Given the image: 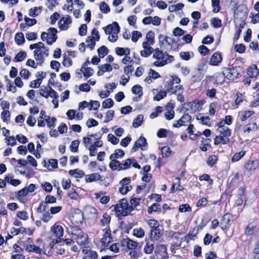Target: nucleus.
Instances as JSON below:
<instances>
[{
    "label": "nucleus",
    "mask_w": 259,
    "mask_h": 259,
    "mask_svg": "<svg viewBox=\"0 0 259 259\" xmlns=\"http://www.w3.org/2000/svg\"><path fill=\"white\" fill-rule=\"evenodd\" d=\"M29 49L31 50L34 49L33 52L34 58L37 62V64H39V65H41L44 62L45 58L49 55V48L45 47L42 42H38L30 45Z\"/></svg>",
    "instance_id": "f257e3e1"
},
{
    "label": "nucleus",
    "mask_w": 259,
    "mask_h": 259,
    "mask_svg": "<svg viewBox=\"0 0 259 259\" xmlns=\"http://www.w3.org/2000/svg\"><path fill=\"white\" fill-rule=\"evenodd\" d=\"M153 58L156 60L153 62V65L157 67H162L167 63L174 61V58L172 56L167 54H164L158 48L155 49L153 53Z\"/></svg>",
    "instance_id": "f03ea898"
},
{
    "label": "nucleus",
    "mask_w": 259,
    "mask_h": 259,
    "mask_svg": "<svg viewBox=\"0 0 259 259\" xmlns=\"http://www.w3.org/2000/svg\"><path fill=\"white\" fill-rule=\"evenodd\" d=\"M111 208L115 211L117 215L122 216L127 215L133 209V206L129 205L124 199H121L116 205L111 206Z\"/></svg>",
    "instance_id": "7ed1b4c3"
},
{
    "label": "nucleus",
    "mask_w": 259,
    "mask_h": 259,
    "mask_svg": "<svg viewBox=\"0 0 259 259\" xmlns=\"http://www.w3.org/2000/svg\"><path fill=\"white\" fill-rule=\"evenodd\" d=\"M207 70V65L206 61H201L198 63L196 68L192 72V79L193 82H199L204 77Z\"/></svg>",
    "instance_id": "20e7f679"
},
{
    "label": "nucleus",
    "mask_w": 259,
    "mask_h": 259,
    "mask_svg": "<svg viewBox=\"0 0 259 259\" xmlns=\"http://www.w3.org/2000/svg\"><path fill=\"white\" fill-rule=\"evenodd\" d=\"M219 135L217 136L214 139V144L218 145L220 144L223 145L230 143L229 137L231 135V131L228 127H224L223 128H217Z\"/></svg>",
    "instance_id": "39448f33"
},
{
    "label": "nucleus",
    "mask_w": 259,
    "mask_h": 259,
    "mask_svg": "<svg viewBox=\"0 0 259 259\" xmlns=\"http://www.w3.org/2000/svg\"><path fill=\"white\" fill-rule=\"evenodd\" d=\"M71 238L79 245H84L88 243V235L80 229L73 228L71 231Z\"/></svg>",
    "instance_id": "423d86ee"
},
{
    "label": "nucleus",
    "mask_w": 259,
    "mask_h": 259,
    "mask_svg": "<svg viewBox=\"0 0 259 259\" xmlns=\"http://www.w3.org/2000/svg\"><path fill=\"white\" fill-rule=\"evenodd\" d=\"M159 39L160 45L165 47V49L167 50H171L174 47V44L176 46L175 39L171 37L160 34L159 35Z\"/></svg>",
    "instance_id": "0eeeda50"
},
{
    "label": "nucleus",
    "mask_w": 259,
    "mask_h": 259,
    "mask_svg": "<svg viewBox=\"0 0 259 259\" xmlns=\"http://www.w3.org/2000/svg\"><path fill=\"white\" fill-rule=\"evenodd\" d=\"M242 72V68L237 66L232 68H225V73L227 74V78L229 79H234L241 75V72Z\"/></svg>",
    "instance_id": "6e6552de"
},
{
    "label": "nucleus",
    "mask_w": 259,
    "mask_h": 259,
    "mask_svg": "<svg viewBox=\"0 0 259 259\" xmlns=\"http://www.w3.org/2000/svg\"><path fill=\"white\" fill-rule=\"evenodd\" d=\"M131 182V179L129 177H126L122 179L119 182L120 187L119 188V192L123 195L127 194L128 192L130 191L132 189V187L130 185Z\"/></svg>",
    "instance_id": "1a4fd4ad"
},
{
    "label": "nucleus",
    "mask_w": 259,
    "mask_h": 259,
    "mask_svg": "<svg viewBox=\"0 0 259 259\" xmlns=\"http://www.w3.org/2000/svg\"><path fill=\"white\" fill-rule=\"evenodd\" d=\"M100 233L102 234L101 238V243L104 248L107 247L109 243L112 241L111 234V230L108 228L106 230H101Z\"/></svg>",
    "instance_id": "9d476101"
},
{
    "label": "nucleus",
    "mask_w": 259,
    "mask_h": 259,
    "mask_svg": "<svg viewBox=\"0 0 259 259\" xmlns=\"http://www.w3.org/2000/svg\"><path fill=\"white\" fill-rule=\"evenodd\" d=\"M232 219V215L229 213H227L223 216L221 220L220 225L222 230L227 232L229 230L231 224Z\"/></svg>",
    "instance_id": "9b49d317"
},
{
    "label": "nucleus",
    "mask_w": 259,
    "mask_h": 259,
    "mask_svg": "<svg viewBox=\"0 0 259 259\" xmlns=\"http://www.w3.org/2000/svg\"><path fill=\"white\" fill-rule=\"evenodd\" d=\"M154 253L160 259H167L168 254L166 246L162 244H158L155 246Z\"/></svg>",
    "instance_id": "f8f14e48"
},
{
    "label": "nucleus",
    "mask_w": 259,
    "mask_h": 259,
    "mask_svg": "<svg viewBox=\"0 0 259 259\" xmlns=\"http://www.w3.org/2000/svg\"><path fill=\"white\" fill-rule=\"evenodd\" d=\"M72 23L71 17L68 15L64 16L58 22L59 28L62 30H67Z\"/></svg>",
    "instance_id": "ddd939ff"
},
{
    "label": "nucleus",
    "mask_w": 259,
    "mask_h": 259,
    "mask_svg": "<svg viewBox=\"0 0 259 259\" xmlns=\"http://www.w3.org/2000/svg\"><path fill=\"white\" fill-rule=\"evenodd\" d=\"M51 231L52 232L54 236H55L58 240L61 239V237L63 236L64 233V230L63 227L58 225L55 224L51 228Z\"/></svg>",
    "instance_id": "4468645a"
},
{
    "label": "nucleus",
    "mask_w": 259,
    "mask_h": 259,
    "mask_svg": "<svg viewBox=\"0 0 259 259\" xmlns=\"http://www.w3.org/2000/svg\"><path fill=\"white\" fill-rule=\"evenodd\" d=\"M104 29L106 34H111V33H118L120 27L118 23L115 22L105 27Z\"/></svg>",
    "instance_id": "2eb2a0df"
},
{
    "label": "nucleus",
    "mask_w": 259,
    "mask_h": 259,
    "mask_svg": "<svg viewBox=\"0 0 259 259\" xmlns=\"http://www.w3.org/2000/svg\"><path fill=\"white\" fill-rule=\"evenodd\" d=\"M150 45H152V44L144 42L142 43L143 50L140 51V54L142 57H148L154 52V50L150 47Z\"/></svg>",
    "instance_id": "dca6fc26"
},
{
    "label": "nucleus",
    "mask_w": 259,
    "mask_h": 259,
    "mask_svg": "<svg viewBox=\"0 0 259 259\" xmlns=\"http://www.w3.org/2000/svg\"><path fill=\"white\" fill-rule=\"evenodd\" d=\"M111 222V217L107 213H104L100 220L101 226L103 227L101 230H106L107 228L110 229L109 224Z\"/></svg>",
    "instance_id": "f3484780"
},
{
    "label": "nucleus",
    "mask_w": 259,
    "mask_h": 259,
    "mask_svg": "<svg viewBox=\"0 0 259 259\" xmlns=\"http://www.w3.org/2000/svg\"><path fill=\"white\" fill-rule=\"evenodd\" d=\"M82 252L84 253L82 259H99L97 252L94 250L83 248Z\"/></svg>",
    "instance_id": "a211bd4d"
},
{
    "label": "nucleus",
    "mask_w": 259,
    "mask_h": 259,
    "mask_svg": "<svg viewBox=\"0 0 259 259\" xmlns=\"http://www.w3.org/2000/svg\"><path fill=\"white\" fill-rule=\"evenodd\" d=\"M161 236L162 234L159 228L151 229L149 238L152 241H158Z\"/></svg>",
    "instance_id": "6ab92c4d"
},
{
    "label": "nucleus",
    "mask_w": 259,
    "mask_h": 259,
    "mask_svg": "<svg viewBox=\"0 0 259 259\" xmlns=\"http://www.w3.org/2000/svg\"><path fill=\"white\" fill-rule=\"evenodd\" d=\"M147 142L146 138L141 136L135 143L134 146L132 148L131 151L132 152H136L139 148L143 149L142 147L145 146Z\"/></svg>",
    "instance_id": "aec40b11"
},
{
    "label": "nucleus",
    "mask_w": 259,
    "mask_h": 259,
    "mask_svg": "<svg viewBox=\"0 0 259 259\" xmlns=\"http://www.w3.org/2000/svg\"><path fill=\"white\" fill-rule=\"evenodd\" d=\"M48 33H49V39L48 40V45H51L54 43L57 39V30L55 28H50L48 29Z\"/></svg>",
    "instance_id": "412c9836"
},
{
    "label": "nucleus",
    "mask_w": 259,
    "mask_h": 259,
    "mask_svg": "<svg viewBox=\"0 0 259 259\" xmlns=\"http://www.w3.org/2000/svg\"><path fill=\"white\" fill-rule=\"evenodd\" d=\"M191 117L188 114H185L181 118L177 121V122L173 124L175 127H180L181 126L185 125V123L191 120Z\"/></svg>",
    "instance_id": "4be33fe9"
},
{
    "label": "nucleus",
    "mask_w": 259,
    "mask_h": 259,
    "mask_svg": "<svg viewBox=\"0 0 259 259\" xmlns=\"http://www.w3.org/2000/svg\"><path fill=\"white\" fill-rule=\"evenodd\" d=\"M222 58L220 54L214 53L210 57L209 64L212 66H218L222 61Z\"/></svg>",
    "instance_id": "5701e85b"
},
{
    "label": "nucleus",
    "mask_w": 259,
    "mask_h": 259,
    "mask_svg": "<svg viewBox=\"0 0 259 259\" xmlns=\"http://www.w3.org/2000/svg\"><path fill=\"white\" fill-rule=\"evenodd\" d=\"M112 70V66L109 64H105L99 66V71L97 72L98 76H102L105 72H110Z\"/></svg>",
    "instance_id": "b1692460"
},
{
    "label": "nucleus",
    "mask_w": 259,
    "mask_h": 259,
    "mask_svg": "<svg viewBox=\"0 0 259 259\" xmlns=\"http://www.w3.org/2000/svg\"><path fill=\"white\" fill-rule=\"evenodd\" d=\"M101 179V177L98 173H93L85 176V180L87 183L96 182Z\"/></svg>",
    "instance_id": "393cba45"
},
{
    "label": "nucleus",
    "mask_w": 259,
    "mask_h": 259,
    "mask_svg": "<svg viewBox=\"0 0 259 259\" xmlns=\"http://www.w3.org/2000/svg\"><path fill=\"white\" fill-rule=\"evenodd\" d=\"M124 242H125L127 248L130 250H135L138 245V243L137 242L134 241L129 238H127L124 239Z\"/></svg>",
    "instance_id": "a878e982"
},
{
    "label": "nucleus",
    "mask_w": 259,
    "mask_h": 259,
    "mask_svg": "<svg viewBox=\"0 0 259 259\" xmlns=\"http://www.w3.org/2000/svg\"><path fill=\"white\" fill-rule=\"evenodd\" d=\"M215 81L217 83L222 84L227 78V74L225 73V69L221 72H218L215 74Z\"/></svg>",
    "instance_id": "bb28decb"
},
{
    "label": "nucleus",
    "mask_w": 259,
    "mask_h": 259,
    "mask_svg": "<svg viewBox=\"0 0 259 259\" xmlns=\"http://www.w3.org/2000/svg\"><path fill=\"white\" fill-rule=\"evenodd\" d=\"M86 210H87V212L89 213L91 215V216H89V217L91 218V219L92 220V222L94 223L97 219V214L98 213L97 210L95 208L90 206V207H88L87 208Z\"/></svg>",
    "instance_id": "cd10ccee"
},
{
    "label": "nucleus",
    "mask_w": 259,
    "mask_h": 259,
    "mask_svg": "<svg viewBox=\"0 0 259 259\" xmlns=\"http://www.w3.org/2000/svg\"><path fill=\"white\" fill-rule=\"evenodd\" d=\"M258 166V162L257 160H249L248 161L245 165V167L246 169L251 170V169H255Z\"/></svg>",
    "instance_id": "c85d7f7f"
},
{
    "label": "nucleus",
    "mask_w": 259,
    "mask_h": 259,
    "mask_svg": "<svg viewBox=\"0 0 259 259\" xmlns=\"http://www.w3.org/2000/svg\"><path fill=\"white\" fill-rule=\"evenodd\" d=\"M257 126L255 122L250 123L246 124L243 127V131L244 133H249L252 131H255L257 130Z\"/></svg>",
    "instance_id": "c756f323"
},
{
    "label": "nucleus",
    "mask_w": 259,
    "mask_h": 259,
    "mask_svg": "<svg viewBox=\"0 0 259 259\" xmlns=\"http://www.w3.org/2000/svg\"><path fill=\"white\" fill-rule=\"evenodd\" d=\"M254 112L252 110H245L240 114V120L244 121L254 114Z\"/></svg>",
    "instance_id": "7c9ffc66"
},
{
    "label": "nucleus",
    "mask_w": 259,
    "mask_h": 259,
    "mask_svg": "<svg viewBox=\"0 0 259 259\" xmlns=\"http://www.w3.org/2000/svg\"><path fill=\"white\" fill-rule=\"evenodd\" d=\"M51 87L50 86H41L39 89V94L40 95V96L44 97L45 98H48L49 93L51 90Z\"/></svg>",
    "instance_id": "2f4dec72"
},
{
    "label": "nucleus",
    "mask_w": 259,
    "mask_h": 259,
    "mask_svg": "<svg viewBox=\"0 0 259 259\" xmlns=\"http://www.w3.org/2000/svg\"><path fill=\"white\" fill-rule=\"evenodd\" d=\"M69 174L70 176H73L75 178H81L84 176V172L79 169H75L73 170H70Z\"/></svg>",
    "instance_id": "473e14b6"
},
{
    "label": "nucleus",
    "mask_w": 259,
    "mask_h": 259,
    "mask_svg": "<svg viewBox=\"0 0 259 259\" xmlns=\"http://www.w3.org/2000/svg\"><path fill=\"white\" fill-rule=\"evenodd\" d=\"M124 155V152L122 150L117 149L115 151L114 153L111 154L110 156V160H114L118 158L122 157Z\"/></svg>",
    "instance_id": "72a5a7b5"
},
{
    "label": "nucleus",
    "mask_w": 259,
    "mask_h": 259,
    "mask_svg": "<svg viewBox=\"0 0 259 259\" xmlns=\"http://www.w3.org/2000/svg\"><path fill=\"white\" fill-rule=\"evenodd\" d=\"M180 57L182 60L188 61L191 58L194 57V54L193 52H181L180 53Z\"/></svg>",
    "instance_id": "f704fd0d"
},
{
    "label": "nucleus",
    "mask_w": 259,
    "mask_h": 259,
    "mask_svg": "<svg viewBox=\"0 0 259 259\" xmlns=\"http://www.w3.org/2000/svg\"><path fill=\"white\" fill-rule=\"evenodd\" d=\"M96 39L93 36H89L86 39L87 47L91 50H93L96 45Z\"/></svg>",
    "instance_id": "c9c22d12"
},
{
    "label": "nucleus",
    "mask_w": 259,
    "mask_h": 259,
    "mask_svg": "<svg viewBox=\"0 0 259 259\" xmlns=\"http://www.w3.org/2000/svg\"><path fill=\"white\" fill-rule=\"evenodd\" d=\"M120 164L121 162L116 160V159L111 160V161L109 163V167L113 170H117L119 171L121 170V169L120 168Z\"/></svg>",
    "instance_id": "e433bc0d"
},
{
    "label": "nucleus",
    "mask_w": 259,
    "mask_h": 259,
    "mask_svg": "<svg viewBox=\"0 0 259 259\" xmlns=\"http://www.w3.org/2000/svg\"><path fill=\"white\" fill-rule=\"evenodd\" d=\"M143 115L141 114L138 115L137 117L134 119L133 122V125L134 127L137 128L139 127L143 123Z\"/></svg>",
    "instance_id": "4c0bfd02"
},
{
    "label": "nucleus",
    "mask_w": 259,
    "mask_h": 259,
    "mask_svg": "<svg viewBox=\"0 0 259 259\" xmlns=\"http://www.w3.org/2000/svg\"><path fill=\"white\" fill-rule=\"evenodd\" d=\"M132 163V158H127L121 162L120 169L125 170L129 168Z\"/></svg>",
    "instance_id": "58836bf2"
},
{
    "label": "nucleus",
    "mask_w": 259,
    "mask_h": 259,
    "mask_svg": "<svg viewBox=\"0 0 259 259\" xmlns=\"http://www.w3.org/2000/svg\"><path fill=\"white\" fill-rule=\"evenodd\" d=\"M132 91L133 94L138 95V98L140 99L143 96L142 87L140 85H135L133 87Z\"/></svg>",
    "instance_id": "ea45409f"
},
{
    "label": "nucleus",
    "mask_w": 259,
    "mask_h": 259,
    "mask_svg": "<svg viewBox=\"0 0 259 259\" xmlns=\"http://www.w3.org/2000/svg\"><path fill=\"white\" fill-rule=\"evenodd\" d=\"M133 235L137 238H143L145 236V231L142 228H136L133 230Z\"/></svg>",
    "instance_id": "a19ab883"
},
{
    "label": "nucleus",
    "mask_w": 259,
    "mask_h": 259,
    "mask_svg": "<svg viewBox=\"0 0 259 259\" xmlns=\"http://www.w3.org/2000/svg\"><path fill=\"white\" fill-rule=\"evenodd\" d=\"M15 40L16 43L18 45L23 44L25 41L24 34L22 32L16 33L15 36Z\"/></svg>",
    "instance_id": "79ce46f5"
},
{
    "label": "nucleus",
    "mask_w": 259,
    "mask_h": 259,
    "mask_svg": "<svg viewBox=\"0 0 259 259\" xmlns=\"http://www.w3.org/2000/svg\"><path fill=\"white\" fill-rule=\"evenodd\" d=\"M247 74L249 77L254 78L258 74V70L256 66L250 67L248 70Z\"/></svg>",
    "instance_id": "37998d69"
},
{
    "label": "nucleus",
    "mask_w": 259,
    "mask_h": 259,
    "mask_svg": "<svg viewBox=\"0 0 259 259\" xmlns=\"http://www.w3.org/2000/svg\"><path fill=\"white\" fill-rule=\"evenodd\" d=\"M26 250L28 252L32 251L36 253H40L41 252V249L39 247L31 244L26 246Z\"/></svg>",
    "instance_id": "c03bdc74"
},
{
    "label": "nucleus",
    "mask_w": 259,
    "mask_h": 259,
    "mask_svg": "<svg viewBox=\"0 0 259 259\" xmlns=\"http://www.w3.org/2000/svg\"><path fill=\"white\" fill-rule=\"evenodd\" d=\"M41 11V7H35L33 8H31L29 10V15L31 17H35L38 15Z\"/></svg>",
    "instance_id": "a18cd8bd"
},
{
    "label": "nucleus",
    "mask_w": 259,
    "mask_h": 259,
    "mask_svg": "<svg viewBox=\"0 0 259 259\" xmlns=\"http://www.w3.org/2000/svg\"><path fill=\"white\" fill-rule=\"evenodd\" d=\"M146 41H144L148 44L153 45L154 43V33L150 30L148 32L146 36Z\"/></svg>",
    "instance_id": "49530a36"
},
{
    "label": "nucleus",
    "mask_w": 259,
    "mask_h": 259,
    "mask_svg": "<svg viewBox=\"0 0 259 259\" xmlns=\"http://www.w3.org/2000/svg\"><path fill=\"white\" fill-rule=\"evenodd\" d=\"M154 249V244H150L148 242L144 247V252L146 254H151L153 252Z\"/></svg>",
    "instance_id": "de8ad7c7"
},
{
    "label": "nucleus",
    "mask_w": 259,
    "mask_h": 259,
    "mask_svg": "<svg viewBox=\"0 0 259 259\" xmlns=\"http://www.w3.org/2000/svg\"><path fill=\"white\" fill-rule=\"evenodd\" d=\"M99 9L101 12L107 14L110 12V9L109 6L104 2H102L99 5Z\"/></svg>",
    "instance_id": "09e8293b"
},
{
    "label": "nucleus",
    "mask_w": 259,
    "mask_h": 259,
    "mask_svg": "<svg viewBox=\"0 0 259 259\" xmlns=\"http://www.w3.org/2000/svg\"><path fill=\"white\" fill-rule=\"evenodd\" d=\"M49 203H47L45 201L41 202L38 208H37V211L38 213H42L45 211H49L48 204Z\"/></svg>",
    "instance_id": "8fccbe9b"
},
{
    "label": "nucleus",
    "mask_w": 259,
    "mask_h": 259,
    "mask_svg": "<svg viewBox=\"0 0 259 259\" xmlns=\"http://www.w3.org/2000/svg\"><path fill=\"white\" fill-rule=\"evenodd\" d=\"M10 233L13 235H17L20 233L23 234L26 233V229L23 227H21L18 229L12 227L10 230Z\"/></svg>",
    "instance_id": "3c124183"
},
{
    "label": "nucleus",
    "mask_w": 259,
    "mask_h": 259,
    "mask_svg": "<svg viewBox=\"0 0 259 259\" xmlns=\"http://www.w3.org/2000/svg\"><path fill=\"white\" fill-rule=\"evenodd\" d=\"M180 233L179 232H177L173 238L171 239L172 241L171 243L175 244L176 246H180L182 242V239L180 238Z\"/></svg>",
    "instance_id": "603ef678"
},
{
    "label": "nucleus",
    "mask_w": 259,
    "mask_h": 259,
    "mask_svg": "<svg viewBox=\"0 0 259 259\" xmlns=\"http://www.w3.org/2000/svg\"><path fill=\"white\" fill-rule=\"evenodd\" d=\"M161 208L160 205L157 203H154L148 208V213L151 214L153 212H159Z\"/></svg>",
    "instance_id": "864d4df0"
},
{
    "label": "nucleus",
    "mask_w": 259,
    "mask_h": 259,
    "mask_svg": "<svg viewBox=\"0 0 259 259\" xmlns=\"http://www.w3.org/2000/svg\"><path fill=\"white\" fill-rule=\"evenodd\" d=\"M114 105V102L111 98H108L102 102V108H110Z\"/></svg>",
    "instance_id": "5fc2aeb1"
},
{
    "label": "nucleus",
    "mask_w": 259,
    "mask_h": 259,
    "mask_svg": "<svg viewBox=\"0 0 259 259\" xmlns=\"http://www.w3.org/2000/svg\"><path fill=\"white\" fill-rule=\"evenodd\" d=\"M245 154V151L242 150L239 152L235 153L233 157L232 158V162H236L239 160L242 157H243Z\"/></svg>",
    "instance_id": "6e6d98bb"
},
{
    "label": "nucleus",
    "mask_w": 259,
    "mask_h": 259,
    "mask_svg": "<svg viewBox=\"0 0 259 259\" xmlns=\"http://www.w3.org/2000/svg\"><path fill=\"white\" fill-rule=\"evenodd\" d=\"M26 53L24 51H21L16 55L15 60L16 62H21L26 59Z\"/></svg>",
    "instance_id": "4d7b16f0"
},
{
    "label": "nucleus",
    "mask_w": 259,
    "mask_h": 259,
    "mask_svg": "<svg viewBox=\"0 0 259 259\" xmlns=\"http://www.w3.org/2000/svg\"><path fill=\"white\" fill-rule=\"evenodd\" d=\"M220 0H211V5L213 7L212 11L214 13H218L220 10Z\"/></svg>",
    "instance_id": "13d9d810"
},
{
    "label": "nucleus",
    "mask_w": 259,
    "mask_h": 259,
    "mask_svg": "<svg viewBox=\"0 0 259 259\" xmlns=\"http://www.w3.org/2000/svg\"><path fill=\"white\" fill-rule=\"evenodd\" d=\"M256 226L253 224H249L247 226L245 230V233L248 236H250L253 234L254 230Z\"/></svg>",
    "instance_id": "bf43d9fd"
},
{
    "label": "nucleus",
    "mask_w": 259,
    "mask_h": 259,
    "mask_svg": "<svg viewBox=\"0 0 259 259\" xmlns=\"http://www.w3.org/2000/svg\"><path fill=\"white\" fill-rule=\"evenodd\" d=\"M99 57L103 58L108 53V49L105 46H102L98 49Z\"/></svg>",
    "instance_id": "052dcab7"
},
{
    "label": "nucleus",
    "mask_w": 259,
    "mask_h": 259,
    "mask_svg": "<svg viewBox=\"0 0 259 259\" xmlns=\"http://www.w3.org/2000/svg\"><path fill=\"white\" fill-rule=\"evenodd\" d=\"M5 180L8 183H10L14 186H17L20 184V181L19 180L13 179L9 176H6L5 178Z\"/></svg>",
    "instance_id": "680f3d73"
},
{
    "label": "nucleus",
    "mask_w": 259,
    "mask_h": 259,
    "mask_svg": "<svg viewBox=\"0 0 259 259\" xmlns=\"http://www.w3.org/2000/svg\"><path fill=\"white\" fill-rule=\"evenodd\" d=\"M100 106V104L99 101H91L89 103V110H96Z\"/></svg>",
    "instance_id": "e2e57ef3"
},
{
    "label": "nucleus",
    "mask_w": 259,
    "mask_h": 259,
    "mask_svg": "<svg viewBox=\"0 0 259 259\" xmlns=\"http://www.w3.org/2000/svg\"><path fill=\"white\" fill-rule=\"evenodd\" d=\"M200 121V122L203 124L209 126L211 124V120L208 116H201L200 118H197Z\"/></svg>",
    "instance_id": "0e129e2a"
},
{
    "label": "nucleus",
    "mask_w": 259,
    "mask_h": 259,
    "mask_svg": "<svg viewBox=\"0 0 259 259\" xmlns=\"http://www.w3.org/2000/svg\"><path fill=\"white\" fill-rule=\"evenodd\" d=\"M166 96V92L160 91L158 94L153 97V100L154 101H160L161 99H163Z\"/></svg>",
    "instance_id": "69168bd1"
},
{
    "label": "nucleus",
    "mask_w": 259,
    "mask_h": 259,
    "mask_svg": "<svg viewBox=\"0 0 259 259\" xmlns=\"http://www.w3.org/2000/svg\"><path fill=\"white\" fill-rule=\"evenodd\" d=\"M142 37V34L138 31H133L132 35V40L133 42H137L138 39Z\"/></svg>",
    "instance_id": "338daca9"
},
{
    "label": "nucleus",
    "mask_w": 259,
    "mask_h": 259,
    "mask_svg": "<svg viewBox=\"0 0 259 259\" xmlns=\"http://www.w3.org/2000/svg\"><path fill=\"white\" fill-rule=\"evenodd\" d=\"M63 58H64V60L62 62V64L65 67H69L72 65V61L69 57L66 56L65 55H64Z\"/></svg>",
    "instance_id": "774afa93"
}]
</instances>
